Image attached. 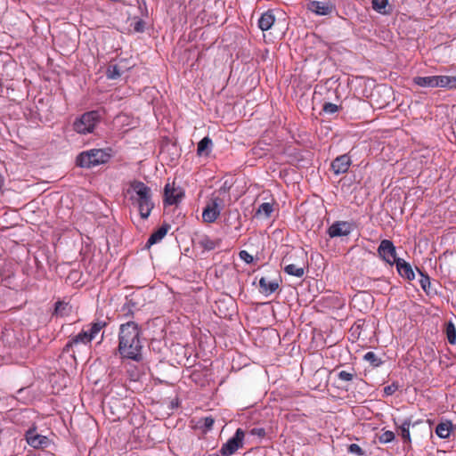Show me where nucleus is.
Instances as JSON below:
<instances>
[{
  "instance_id": "obj_11",
  "label": "nucleus",
  "mask_w": 456,
  "mask_h": 456,
  "mask_svg": "<svg viewBox=\"0 0 456 456\" xmlns=\"http://www.w3.org/2000/svg\"><path fill=\"white\" fill-rule=\"evenodd\" d=\"M353 230L352 224L346 221H337L328 229V234L330 238L347 236Z\"/></svg>"
},
{
  "instance_id": "obj_20",
  "label": "nucleus",
  "mask_w": 456,
  "mask_h": 456,
  "mask_svg": "<svg viewBox=\"0 0 456 456\" xmlns=\"http://www.w3.org/2000/svg\"><path fill=\"white\" fill-rule=\"evenodd\" d=\"M413 83L420 87L436 88V76L429 77H415Z\"/></svg>"
},
{
  "instance_id": "obj_28",
  "label": "nucleus",
  "mask_w": 456,
  "mask_h": 456,
  "mask_svg": "<svg viewBox=\"0 0 456 456\" xmlns=\"http://www.w3.org/2000/svg\"><path fill=\"white\" fill-rule=\"evenodd\" d=\"M446 337L451 345L456 344V329L452 322H449L446 326Z\"/></svg>"
},
{
  "instance_id": "obj_44",
  "label": "nucleus",
  "mask_w": 456,
  "mask_h": 456,
  "mask_svg": "<svg viewBox=\"0 0 456 456\" xmlns=\"http://www.w3.org/2000/svg\"><path fill=\"white\" fill-rule=\"evenodd\" d=\"M23 436H24V439H25V440L27 441V443L28 444V430H26V431L24 432V435H23Z\"/></svg>"
},
{
  "instance_id": "obj_10",
  "label": "nucleus",
  "mask_w": 456,
  "mask_h": 456,
  "mask_svg": "<svg viewBox=\"0 0 456 456\" xmlns=\"http://www.w3.org/2000/svg\"><path fill=\"white\" fill-rule=\"evenodd\" d=\"M184 192L182 188L175 187L174 184H166L164 188V203L167 205H175L183 198Z\"/></svg>"
},
{
  "instance_id": "obj_36",
  "label": "nucleus",
  "mask_w": 456,
  "mask_h": 456,
  "mask_svg": "<svg viewBox=\"0 0 456 456\" xmlns=\"http://www.w3.org/2000/svg\"><path fill=\"white\" fill-rule=\"evenodd\" d=\"M354 376H355L354 372H348L346 370H341L338 373V379H340L342 381H346V382L352 381L354 379Z\"/></svg>"
},
{
  "instance_id": "obj_25",
  "label": "nucleus",
  "mask_w": 456,
  "mask_h": 456,
  "mask_svg": "<svg viewBox=\"0 0 456 456\" xmlns=\"http://www.w3.org/2000/svg\"><path fill=\"white\" fill-rule=\"evenodd\" d=\"M284 271L289 275H293V276H296V277H298V278H301L304 275V273H305V271H304L303 267L297 266V265H296L294 264H290V265H286L285 268H284Z\"/></svg>"
},
{
  "instance_id": "obj_1",
  "label": "nucleus",
  "mask_w": 456,
  "mask_h": 456,
  "mask_svg": "<svg viewBox=\"0 0 456 456\" xmlns=\"http://www.w3.org/2000/svg\"><path fill=\"white\" fill-rule=\"evenodd\" d=\"M142 343L138 324L129 321L119 326L117 351L123 360L140 362L142 359Z\"/></svg>"
},
{
  "instance_id": "obj_12",
  "label": "nucleus",
  "mask_w": 456,
  "mask_h": 456,
  "mask_svg": "<svg viewBox=\"0 0 456 456\" xmlns=\"http://www.w3.org/2000/svg\"><path fill=\"white\" fill-rule=\"evenodd\" d=\"M350 165V158L346 154H344L337 157L331 162V169L333 170L335 175H341L348 171Z\"/></svg>"
},
{
  "instance_id": "obj_3",
  "label": "nucleus",
  "mask_w": 456,
  "mask_h": 456,
  "mask_svg": "<svg viewBox=\"0 0 456 456\" xmlns=\"http://www.w3.org/2000/svg\"><path fill=\"white\" fill-rule=\"evenodd\" d=\"M107 325L103 320H96L89 324L88 330H82L77 335L74 336L63 347V353H71V356L75 358V354L79 351V346L90 345L92 340L95 338L97 334Z\"/></svg>"
},
{
  "instance_id": "obj_38",
  "label": "nucleus",
  "mask_w": 456,
  "mask_h": 456,
  "mask_svg": "<svg viewBox=\"0 0 456 456\" xmlns=\"http://www.w3.org/2000/svg\"><path fill=\"white\" fill-rule=\"evenodd\" d=\"M347 452L352 454H355L358 456L363 455V450L356 444H351L347 447Z\"/></svg>"
},
{
  "instance_id": "obj_6",
  "label": "nucleus",
  "mask_w": 456,
  "mask_h": 456,
  "mask_svg": "<svg viewBox=\"0 0 456 456\" xmlns=\"http://www.w3.org/2000/svg\"><path fill=\"white\" fill-rule=\"evenodd\" d=\"M224 205V200L219 196L213 194L212 198L207 203L202 212V219L206 223H214L220 216L221 210Z\"/></svg>"
},
{
  "instance_id": "obj_8",
  "label": "nucleus",
  "mask_w": 456,
  "mask_h": 456,
  "mask_svg": "<svg viewBox=\"0 0 456 456\" xmlns=\"http://www.w3.org/2000/svg\"><path fill=\"white\" fill-rule=\"evenodd\" d=\"M378 254L386 263L395 265L400 257L396 256V249L394 243L389 240H382L378 248Z\"/></svg>"
},
{
  "instance_id": "obj_5",
  "label": "nucleus",
  "mask_w": 456,
  "mask_h": 456,
  "mask_svg": "<svg viewBox=\"0 0 456 456\" xmlns=\"http://www.w3.org/2000/svg\"><path fill=\"white\" fill-rule=\"evenodd\" d=\"M101 118L102 115L99 110L87 111L75 119L73 129L81 134L93 133Z\"/></svg>"
},
{
  "instance_id": "obj_27",
  "label": "nucleus",
  "mask_w": 456,
  "mask_h": 456,
  "mask_svg": "<svg viewBox=\"0 0 456 456\" xmlns=\"http://www.w3.org/2000/svg\"><path fill=\"white\" fill-rule=\"evenodd\" d=\"M363 359L369 362L373 367H379L383 363L382 360L374 352L371 351L367 352L363 355Z\"/></svg>"
},
{
  "instance_id": "obj_29",
  "label": "nucleus",
  "mask_w": 456,
  "mask_h": 456,
  "mask_svg": "<svg viewBox=\"0 0 456 456\" xmlns=\"http://www.w3.org/2000/svg\"><path fill=\"white\" fill-rule=\"evenodd\" d=\"M106 74L110 79H117L121 76V70L118 65H110L107 68Z\"/></svg>"
},
{
  "instance_id": "obj_41",
  "label": "nucleus",
  "mask_w": 456,
  "mask_h": 456,
  "mask_svg": "<svg viewBox=\"0 0 456 456\" xmlns=\"http://www.w3.org/2000/svg\"><path fill=\"white\" fill-rule=\"evenodd\" d=\"M26 393L25 389L24 388H20L17 391V395H16V398L18 401H22V403L24 404H26V396L24 395V394Z\"/></svg>"
},
{
  "instance_id": "obj_31",
  "label": "nucleus",
  "mask_w": 456,
  "mask_h": 456,
  "mask_svg": "<svg viewBox=\"0 0 456 456\" xmlns=\"http://www.w3.org/2000/svg\"><path fill=\"white\" fill-rule=\"evenodd\" d=\"M419 273L421 276L420 280H419V283H420V286L421 288L423 289V290L427 293H429L430 292V287H431V282H430V278L428 274H424L422 272H420L419 270Z\"/></svg>"
},
{
  "instance_id": "obj_4",
  "label": "nucleus",
  "mask_w": 456,
  "mask_h": 456,
  "mask_svg": "<svg viewBox=\"0 0 456 456\" xmlns=\"http://www.w3.org/2000/svg\"><path fill=\"white\" fill-rule=\"evenodd\" d=\"M110 155L102 149H91L77 155L76 163L83 168H91L107 163Z\"/></svg>"
},
{
  "instance_id": "obj_45",
  "label": "nucleus",
  "mask_w": 456,
  "mask_h": 456,
  "mask_svg": "<svg viewBox=\"0 0 456 456\" xmlns=\"http://www.w3.org/2000/svg\"><path fill=\"white\" fill-rule=\"evenodd\" d=\"M365 296H367V297H370V296H369V295L362 294V295H357V296H355V298H356V299L363 298Z\"/></svg>"
},
{
  "instance_id": "obj_9",
  "label": "nucleus",
  "mask_w": 456,
  "mask_h": 456,
  "mask_svg": "<svg viewBox=\"0 0 456 456\" xmlns=\"http://www.w3.org/2000/svg\"><path fill=\"white\" fill-rule=\"evenodd\" d=\"M336 9V5L330 0H310L307 3V10L319 16L330 15Z\"/></svg>"
},
{
  "instance_id": "obj_32",
  "label": "nucleus",
  "mask_w": 456,
  "mask_h": 456,
  "mask_svg": "<svg viewBox=\"0 0 456 456\" xmlns=\"http://www.w3.org/2000/svg\"><path fill=\"white\" fill-rule=\"evenodd\" d=\"M267 432L262 427H255L249 430V435L256 437L259 441L265 437Z\"/></svg>"
},
{
  "instance_id": "obj_30",
  "label": "nucleus",
  "mask_w": 456,
  "mask_h": 456,
  "mask_svg": "<svg viewBox=\"0 0 456 456\" xmlns=\"http://www.w3.org/2000/svg\"><path fill=\"white\" fill-rule=\"evenodd\" d=\"M341 109V106H338L335 103L331 102H324L322 105V112L327 115H333L337 113Z\"/></svg>"
},
{
  "instance_id": "obj_40",
  "label": "nucleus",
  "mask_w": 456,
  "mask_h": 456,
  "mask_svg": "<svg viewBox=\"0 0 456 456\" xmlns=\"http://www.w3.org/2000/svg\"><path fill=\"white\" fill-rule=\"evenodd\" d=\"M240 257L243 261H245L247 264L253 262V256L249 253H248L246 250H241L240 252Z\"/></svg>"
},
{
  "instance_id": "obj_14",
  "label": "nucleus",
  "mask_w": 456,
  "mask_h": 456,
  "mask_svg": "<svg viewBox=\"0 0 456 456\" xmlns=\"http://www.w3.org/2000/svg\"><path fill=\"white\" fill-rule=\"evenodd\" d=\"M396 269L398 273L403 277L409 281H412L415 278V273L409 263H407L403 258H400L395 263Z\"/></svg>"
},
{
  "instance_id": "obj_37",
  "label": "nucleus",
  "mask_w": 456,
  "mask_h": 456,
  "mask_svg": "<svg viewBox=\"0 0 456 456\" xmlns=\"http://www.w3.org/2000/svg\"><path fill=\"white\" fill-rule=\"evenodd\" d=\"M202 428H204V431H208L213 428L215 423V419L211 416L205 417L201 419Z\"/></svg>"
},
{
  "instance_id": "obj_19",
  "label": "nucleus",
  "mask_w": 456,
  "mask_h": 456,
  "mask_svg": "<svg viewBox=\"0 0 456 456\" xmlns=\"http://www.w3.org/2000/svg\"><path fill=\"white\" fill-rule=\"evenodd\" d=\"M436 87H442L446 89L456 88V77L436 76Z\"/></svg>"
},
{
  "instance_id": "obj_47",
  "label": "nucleus",
  "mask_w": 456,
  "mask_h": 456,
  "mask_svg": "<svg viewBox=\"0 0 456 456\" xmlns=\"http://www.w3.org/2000/svg\"><path fill=\"white\" fill-rule=\"evenodd\" d=\"M209 456H219L218 454H211Z\"/></svg>"
},
{
  "instance_id": "obj_13",
  "label": "nucleus",
  "mask_w": 456,
  "mask_h": 456,
  "mask_svg": "<svg viewBox=\"0 0 456 456\" xmlns=\"http://www.w3.org/2000/svg\"><path fill=\"white\" fill-rule=\"evenodd\" d=\"M51 444V440L46 436L36 433V428L30 427V447L44 449Z\"/></svg>"
},
{
  "instance_id": "obj_39",
  "label": "nucleus",
  "mask_w": 456,
  "mask_h": 456,
  "mask_svg": "<svg viewBox=\"0 0 456 456\" xmlns=\"http://www.w3.org/2000/svg\"><path fill=\"white\" fill-rule=\"evenodd\" d=\"M144 28H145V22L141 20V19H138L134 21V30L135 32H143L144 31Z\"/></svg>"
},
{
  "instance_id": "obj_18",
  "label": "nucleus",
  "mask_w": 456,
  "mask_h": 456,
  "mask_svg": "<svg viewBox=\"0 0 456 456\" xmlns=\"http://www.w3.org/2000/svg\"><path fill=\"white\" fill-rule=\"evenodd\" d=\"M275 21V17L271 11H267L261 15L258 20V27L261 30L266 31L272 28Z\"/></svg>"
},
{
  "instance_id": "obj_24",
  "label": "nucleus",
  "mask_w": 456,
  "mask_h": 456,
  "mask_svg": "<svg viewBox=\"0 0 456 456\" xmlns=\"http://www.w3.org/2000/svg\"><path fill=\"white\" fill-rule=\"evenodd\" d=\"M71 306L68 303L58 301L55 304L54 314L59 316L68 315L70 312Z\"/></svg>"
},
{
  "instance_id": "obj_35",
  "label": "nucleus",
  "mask_w": 456,
  "mask_h": 456,
  "mask_svg": "<svg viewBox=\"0 0 456 456\" xmlns=\"http://www.w3.org/2000/svg\"><path fill=\"white\" fill-rule=\"evenodd\" d=\"M399 388V385L396 382L386 386L383 389L384 396H390L395 393Z\"/></svg>"
},
{
  "instance_id": "obj_7",
  "label": "nucleus",
  "mask_w": 456,
  "mask_h": 456,
  "mask_svg": "<svg viewBox=\"0 0 456 456\" xmlns=\"http://www.w3.org/2000/svg\"><path fill=\"white\" fill-rule=\"evenodd\" d=\"M245 433L241 428H238L232 437L227 440L220 449L223 456L232 455L238 449L243 446Z\"/></svg>"
},
{
  "instance_id": "obj_16",
  "label": "nucleus",
  "mask_w": 456,
  "mask_h": 456,
  "mask_svg": "<svg viewBox=\"0 0 456 456\" xmlns=\"http://www.w3.org/2000/svg\"><path fill=\"white\" fill-rule=\"evenodd\" d=\"M170 229L169 224H163L161 225L157 231H155L148 239L146 247L150 248L153 244L160 241L167 233L168 230Z\"/></svg>"
},
{
  "instance_id": "obj_46",
  "label": "nucleus",
  "mask_w": 456,
  "mask_h": 456,
  "mask_svg": "<svg viewBox=\"0 0 456 456\" xmlns=\"http://www.w3.org/2000/svg\"><path fill=\"white\" fill-rule=\"evenodd\" d=\"M382 90H383V92H387V91L389 92L390 88L383 87Z\"/></svg>"
},
{
  "instance_id": "obj_21",
  "label": "nucleus",
  "mask_w": 456,
  "mask_h": 456,
  "mask_svg": "<svg viewBox=\"0 0 456 456\" xmlns=\"http://www.w3.org/2000/svg\"><path fill=\"white\" fill-rule=\"evenodd\" d=\"M212 146V140L208 136L204 137L198 143L197 154L199 156H208L211 152Z\"/></svg>"
},
{
  "instance_id": "obj_34",
  "label": "nucleus",
  "mask_w": 456,
  "mask_h": 456,
  "mask_svg": "<svg viewBox=\"0 0 456 456\" xmlns=\"http://www.w3.org/2000/svg\"><path fill=\"white\" fill-rule=\"evenodd\" d=\"M395 439V434L393 431L387 430L381 434L379 436V442L382 444L391 443Z\"/></svg>"
},
{
  "instance_id": "obj_22",
  "label": "nucleus",
  "mask_w": 456,
  "mask_h": 456,
  "mask_svg": "<svg viewBox=\"0 0 456 456\" xmlns=\"http://www.w3.org/2000/svg\"><path fill=\"white\" fill-rule=\"evenodd\" d=\"M452 423L450 421L439 423L436 428V434L440 438H448L451 434Z\"/></svg>"
},
{
  "instance_id": "obj_43",
  "label": "nucleus",
  "mask_w": 456,
  "mask_h": 456,
  "mask_svg": "<svg viewBox=\"0 0 456 456\" xmlns=\"http://www.w3.org/2000/svg\"><path fill=\"white\" fill-rule=\"evenodd\" d=\"M34 259H35V263H36V265H37V267L38 269H41V268H42V265H41V262L39 261V258H38L37 254H36V255L34 256Z\"/></svg>"
},
{
  "instance_id": "obj_2",
  "label": "nucleus",
  "mask_w": 456,
  "mask_h": 456,
  "mask_svg": "<svg viewBox=\"0 0 456 456\" xmlns=\"http://www.w3.org/2000/svg\"><path fill=\"white\" fill-rule=\"evenodd\" d=\"M130 191L132 192L130 195L132 205L137 208L142 219H147L154 208L151 189L144 183L135 180L130 183L128 192Z\"/></svg>"
},
{
  "instance_id": "obj_17",
  "label": "nucleus",
  "mask_w": 456,
  "mask_h": 456,
  "mask_svg": "<svg viewBox=\"0 0 456 456\" xmlns=\"http://www.w3.org/2000/svg\"><path fill=\"white\" fill-rule=\"evenodd\" d=\"M419 422H420L419 420L416 421V422H412L411 419L409 418L405 419L402 422L399 428H400V435L404 443L411 444V434H410V428H411V426H412V427L416 426Z\"/></svg>"
},
{
  "instance_id": "obj_26",
  "label": "nucleus",
  "mask_w": 456,
  "mask_h": 456,
  "mask_svg": "<svg viewBox=\"0 0 456 456\" xmlns=\"http://www.w3.org/2000/svg\"><path fill=\"white\" fill-rule=\"evenodd\" d=\"M372 8L380 14H387V6L388 5V0H372Z\"/></svg>"
},
{
  "instance_id": "obj_23",
  "label": "nucleus",
  "mask_w": 456,
  "mask_h": 456,
  "mask_svg": "<svg viewBox=\"0 0 456 456\" xmlns=\"http://www.w3.org/2000/svg\"><path fill=\"white\" fill-rule=\"evenodd\" d=\"M273 211V205L269 202H265L259 205L256 216H263L265 218H268L271 216V214Z\"/></svg>"
},
{
  "instance_id": "obj_42",
  "label": "nucleus",
  "mask_w": 456,
  "mask_h": 456,
  "mask_svg": "<svg viewBox=\"0 0 456 456\" xmlns=\"http://www.w3.org/2000/svg\"><path fill=\"white\" fill-rule=\"evenodd\" d=\"M228 191H229V187L226 186V183H224L223 186H221L218 190H217V196H219L220 198H222V196H225L227 193H228Z\"/></svg>"
},
{
  "instance_id": "obj_33",
  "label": "nucleus",
  "mask_w": 456,
  "mask_h": 456,
  "mask_svg": "<svg viewBox=\"0 0 456 456\" xmlns=\"http://www.w3.org/2000/svg\"><path fill=\"white\" fill-rule=\"evenodd\" d=\"M200 244V246L206 250H213L217 247L216 243L208 237L203 238Z\"/></svg>"
},
{
  "instance_id": "obj_15",
  "label": "nucleus",
  "mask_w": 456,
  "mask_h": 456,
  "mask_svg": "<svg viewBox=\"0 0 456 456\" xmlns=\"http://www.w3.org/2000/svg\"><path fill=\"white\" fill-rule=\"evenodd\" d=\"M259 287L261 293L269 296L279 288V282L277 280L268 281L265 277H262L259 280Z\"/></svg>"
}]
</instances>
